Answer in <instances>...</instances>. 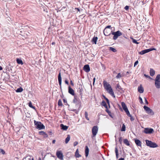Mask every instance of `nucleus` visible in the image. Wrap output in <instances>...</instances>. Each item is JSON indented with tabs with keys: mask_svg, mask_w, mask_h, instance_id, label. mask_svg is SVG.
Segmentation results:
<instances>
[{
	"mask_svg": "<svg viewBox=\"0 0 160 160\" xmlns=\"http://www.w3.org/2000/svg\"><path fill=\"white\" fill-rule=\"evenodd\" d=\"M103 83V86L105 89L108 92L112 97L114 98H115V95L110 84L105 81H104Z\"/></svg>",
	"mask_w": 160,
	"mask_h": 160,
	"instance_id": "f257e3e1",
	"label": "nucleus"
},
{
	"mask_svg": "<svg viewBox=\"0 0 160 160\" xmlns=\"http://www.w3.org/2000/svg\"><path fill=\"white\" fill-rule=\"evenodd\" d=\"M155 86L157 89L160 88V74L157 75L155 79Z\"/></svg>",
	"mask_w": 160,
	"mask_h": 160,
	"instance_id": "f03ea898",
	"label": "nucleus"
},
{
	"mask_svg": "<svg viewBox=\"0 0 160 160\" xmlns=\"http://www.w3.org/2000/svg\"><path fill=\"white\" fill-rule=\"evenodd\" d=\"M145 141L146 145L150 148H155L158 147V145L155 142L147 140H146Z\"/></svg>",
	"mask_w": 160,
	"mask_h": 160,
	"instance_id": "7ed1b4c3",
	"label": "nucleus"
},
{
	"mask_svg": "<svg viewBox=\"0 0 160 160\" xmlns=\"http://www.w3.org/2000/svg\"><path fill=\"white\" fill-rule=\"evenodd\" d=\"M112 34L114 35L113 39L114 40L117 39L118 37L122 35V32L119 31H118L116 32H112Z\"/></svg>",
	"mask_w": 160,
	"mask_h": 160,
	"instance_id": "20e7f679",
	"label": "nucleus"
},
{
	"mask_svg": "<svg viewBox=\"0 0 160 160\" xmlns=\"http://www.w3.org/2000/svg\"><path fill=\"white\" fill-rule=\"evenodd\" d=\"M121 105L123 109L127 115L128 116L131 117V115L130 114V112L128 110L127 107L126 106L125 103L123 102H122L121 103Z\"/></svg>",
	"mask_w": 160,
	"mask_h": 160,
	"instance_id": "39448f33",
	"label": "nucleus"
},
{
	"mask_svg": "<svg viewBox=\"0 0 160 160\" xmlns=\"http://www.w3.org/2000/svg\"><path fill=\"white\" fill-rule=\"evenodd\" d=\"M34 122L37 128H38L39 129H42L44 128V126L40 122H37L36 121H34Z\"/></svg>",
	"mask_w": 160,
	"mask_h": 160,
	"instance_id": "423d86ee",
	"label": "nucleus"
},
{
	"mask_svg": "<svg viewBox=\"0 0 160 160\" xmlns=\"http://www.w3.org/2000/svg\"><path fill=\"white\" fill-rule=\"evenodd\" d=\"M143 108L144 110L146 111L147 113L151 115H153L154 114V113L153 111L150 108H149L146 106H144L143 107Z\"/></svg>",
	"mask_w": 160,
	"mask_h": 160,
	"instance_id": "0eeeda50",
	"label": "nucleus"
},
{
	"mask_svg": "<svg viewBox=\"0 0 160 160\" xmlns=\"http://www.w3.org/2000/svg\"><path fill=\"white\" fill-rule=\"evenodd\" d=\"M98 131V128L97 126H94L92 128V138L95 137L97 135Z\"/></svg>",
	"mask_w": 160,
	"mask_h": 160,
	"instance_id": "6e6552de",
	"label": "nucleus"
},
{
	"mask_svg": "<svg viewBox=\"0 0 160 160\" xmlns=\"http://www.w3.org/2000/svg\"><path fill=\"white\" fill-rule=\"evenodd\" d=\"M156 49L154 48H151L148 49H147L142 51H141L139 52V53L141 55H143L146 53H148L150 51L152 50H156Z\"/></svg>",
	"mask_w": 160,
	"mask_h": 160,
	"instance_id": "1a4fd4ad",
	"label": "nucleus"
},
{
	"mask_svg": "<svg viewBox=\"0 0 160 160\" xmlns=\"http://www.w3.org/2000/svg\"><path fill=\"white\" fill-rule=\"evenodd\" d=\"M112 32V31L111 28H105L103 31L104 34L106 36H109Z\"/></svg>",
	"mask_w": 160,
	"mask_h": 160,
	"instance_id": "9d476101",
	"label": "nucleus"
},
{
	"mask_svg": "<svg viewBox=\"0 0 160 160\" xmlns=\"http://www.w3.org/2000/svg\"><path fill=\"white\" fill-rule=\"evenodd\" d=\"M153 130L152 128H146L144 129V132L146 134H151L153 132Z\"/></svg>",
	"mask_w": 160,
	"mask_h": 160,
	"instance_id": "9b49d317",
	"label": "nucleus"
},
{
	"mask_svg": "<svg viewBox=\"0 0 160 160\" xmlns=\"http://www.w3.org/2000/svg\"><path fill=\"white\" fill-rule=\"evenodd\" d=\"M56 155L57 157L61 160H63V155L61 151H58Z\"/></svg>",
	"mask_w": 160,
	"mask_h": 160,
	"instance_id": "f8f14e48",
	"label": "nucleus"
},
{
	"mask_svg": "<svg viewBox=\"0 0 160 160\" xmlns=\"http://www.w3.org/2000/svg\"><path fill=\"white\" fill-rule=\"evenodd\" d=\"M83 70L87 72H88L90 71V68L88 65H86L83 67Z\"/></svg>",
	"mask_w": 160,
	"mask_h": 160,
	"instance_id": "ddd939ff",
	"label": "nucleus"
},
{
	"mask_svg": "<svg viewBox=\"0 0 160 160\" xmlns=\"http://www.w3.org/2000/svg\"><path fill=\"white\" fill-rule=\"evenodd\" d=\"M58 80L60 86L61 88V84H62V78L61 76V72H59L58 76Z\"/></svg>",
	"mask_w": 160,
	"mask_h": 160,
	"instance_id": "4468645a",
	"label": "nucleus"
},
{
	"mask_svg": "<svg viewBox=\"0 0 160 160\" xmlns=\"http://www.w3.org/2000/svg\"><path fill=\"white\" fill-rule=\"evenodd\" d=\"M138 92L140 93H142L143 92L144 89L141 85L138 88Z\"/></svg>",
	"mask_w": 160,
	"mask_h": 160,
	"instance_id": "2eb2a0df",
	"label": "nucleus"
},
{
	"mask_svg": "<svg viewBox=\"0 0 160 160\" xmlns=\"http://www.w3.org/2000/svg\"><path fill=\"white\" fill-rule=\"evenodd\" d=\"M68 92L72 95H74V90L70 87H68Z\"/></svg>",
	"mask_w": 160,
	"mask_h": 160,
	"instance_id": "dca6fc26",
	"label": "nucleus"
},
{
	"mask_svg": "<svg viewBox=\"0 0 160 160\" xmlns=\"http://www.w3.org/2000/svg\"><path fill=\"white\" fill-rule=\"evenodd\" d=\"M85 148V156L87 157L88 155L89 149L87 146H86Z\"/></svg>",
	"mask_w": 160,
	"mask_h": 160,
	"instance_id": "f3484780",
	"label": "nucleus"
},
{
	"mask_svg": "<svg viewBox=\"0 0 160 160\" xmlns=\"http://www.w3.org/2000/svg\"><path fill=\"white\" fill-rule=\"evenodd\" d=\"M155 74V71L152 69H150V74L152 76H153Z\"/></svg>",
	"mask_w": 160,
	"mask_h": 160,
	"instance_id": "a211bd4d",
	"label": "nucleus"
},
{
	"mask_svg": "<svg viewBox=\"0 0 160 160\" xmlns=\"http://www.w3.org/2000/svg\"><path fill=\"white\" fill-rule=\"evenodd\" d=\"M60 126H61L62 129L64 130H67L68 128V126L64 125L63 124H61L60 125Z\"/></svg>",
	"mask_w": 160,
	"mask_h": 160,
	"instance_id": "6ab92c4d",
	"label": "nucleus"
},
{
	"mask_svg": "<svg viewBox=\"0 0 160 160\" xmlns=\"http://www.w3.org/2000/svg\"><path fill=\"white\" fill-rule=\"evenodd\" d=\"M135 142L136 144L138 146H141V142L138 140H135Z\"/></svg>",
	"mask_w": 160,
	"mask_h": 160,
	"instance_id": "aec40b11",
	"label": "nucleus"
},
{
	"mask_svg": "<svg viewBox=\"0 0 160 160\" xmlns=\"http://www.w3.org/2000/svg\"><path fill=\"white\" fill-rule=\"evenodd\" d=\"M18 64H21L22 65L23 64V63L21 59H19V58H17L16 60Z\"/></svg>",
	"mask_w": 160,
	"mask_h": 160,
	"instance_id": "412c9836",
	"label": "nucleus"
},
{
	"mask_svg": "<svg viewBox=\"0 0 160 160\" xmlns=\"http://www.w3.org/2000/svg\"><path fill=\"white\" fill-rule=\"evenodd\" d=\"M116 89L118 91L120 92L123 91L122 88H121L120 86L118 84L117 85Z\"/></svg>",
	"mask_w": 160,
	"mask_h": 160,
	"instance_id": "4be33fe9",
	"label": "nucleus"
},
{
	"mask_svg": "<svg viewBox=\"0 0 160 160\" xmlns=\"http://www.w3.org/2000/svg\"><path fill=\"white\" fill-rule=\"evenodd\" d=\"M98 40V38L97 37H94L92 39V42L96 44Z\"/></svg>",
	"mask_w": 160,
	"mask_h": 160,
	"instance_id": "5701e85b",
	"label": "nucleus"
},
{
	"mask_svg": "<svg viewBox=\"0 0 160 160\" xmlns=\"http://www.w3.org/2000/svg\"><path fill=\"white\" fill-rule=\"evenodd\" d=\"M70 135H68L67 137L66 138V139H65V143H67L70 140Z\"/></svg>",
	"mask_w": 160,
	"mask_h": 160,
	"instance_id": "b1692460",
	"label": "nucleus"
},
{
	"mask_svg": "<svg viewBox=\"0 0 160 160\" xmlns=\"http://www.w3.org/2000/svg\"><path fill=\"white\" fill-rule=\"evenodd\" d=\"M23 88L20 87V88H18L17 90H16V92H22L23 91Z\"/></svg>",
	"mask_w": 160,
	"mask_h": 160,
	"instance_id": "393cba45",
	"label": "nucleus"
},
{
	"mask_svg": "<svg viewBox=\"0 0 160 160\" xmlns=\"http://www.w3.org/2000/svg\"><path fill=\"white\" fill-rule=\"evenodd\" d=\"M75 156L77 158L81 157V155L79 154L78 149H77L75 152Z\"/></svg>",
	"mask_w": 160,
	"mask_h": 160,
	"instance_id": "a878e982",
	"label": "nucleus"
},
{
	"mask_svg": "<svg viewBox=\"0 0 160 160\" xmlns=\"http://www.w3.org/2000/svg\"><path fill=\"white\" fill-rule=\"evenodd\" d=\"M124 142L127 146H129L130 145L129 142L127 139L124 140Z\"/></svg>",
	"mask_w": 160,
	"mask_h": 160,
	"instance_id": "bb28decb",
	"label": "nucleus"
},
{
	"mask_svg": "<svg viewBox=\"0 0 160 160\" xmlns=\"http://www.w3.org/2000/svg\"><path fill=\"white\" fill-rule=\"evenodd\" d=\"M109 50L112 51L113 52H115L117 51L114 48L111 47H109Z\"/></svg>",
	"mask_w": 160,
	"mask_h": 160,
	"instance_id": "cd10ccee",
	"label": "nucleus"
},
{
	"mask_svg": "<svg viewBox=\"0 0 160 160\" xmlns=\"http://www.w3.org/2000/svg\"><path fill=\"white\" fill-rule=\"evenodd\" d=\"M102 105L103 106L106 108H107V106L104 101H102Z\"/></svg>",
	"mask_w": 160,
	"mask_h": 160,
	"instance_id": "c85d7f7f",
	"label": "nucleus"
},
{
	"mask_svg": "<svg viewBox=\"0 0 160 160\" xmlns=\"http://www.w3.org/2000/svg\"><path fill=\"white\" fill-rule=\"evenodd\" d=\"M58 105L59 106H62V100L61 99L59 100L58 102Z\"/></svg>",
	"mask_w": 160,
	"mask_h": 160,
	"instance_id": "c756f323",
	"label": "nucleus"
},
{
	"mask_svg": "<svg viewBox=\"0 0 160 160\" xmlns=\"http://www.w3.org/2000/svg\"><path fill=\"white\" fill-rule=\"evenodd\" d=\"M130 38L132 40V41L133 43L136 44H138L139 43L135 39H133L132 38Z\"/></svg>",
	"mask_w": 160,
	"mask_h": 160,
	"instance_id": "7c9ffc66",
	"label": "nucleus"
},
{
	"mask_svg": "<svg viewBox=\"0 0 160 160\" xmlns=\"http://www.w3.org/2000/svg\"><path fill=\"white\" fill-rule=\"evenodd\" d=\"M28 105L31 108H33L34 109H35V107L32 106V102H29V104H28Z\"/></svg>",
	"mask_w": 160,
	"mask_h": 160,
	"instance_id": "2f4dec72",
	"label": "nucleus"
},
{
	"mask_svg": "<svg viewBox=\"0 0 160 160\" xmlns=\"http://www.w3.org/2000/svg\"><path fill=\"white\" fill-rule=\"evenodd\" d=\"M85 117L88 120H89V118L88 117V112H85Z\"/></svg>",
	"mask_w": 160,
	"mask_h": 160,
	"instance_id": "473e14b6",
	"label": "nucleus"
},
{
	"mask_svg": "<svg viewBox=\"0 0 160 160\" xmlns=\"http://www.w3.org/2000/svg\"><path fill=\"white\" fill-rule=\"evenodd\" d=\"M125 126L124 124H123L122 128L121 129V131H124L125 130Z\"/></svg>",
	"mask_w": 160,
	"mask_h": 160,
	"instance_id": "72a5a7b5",
	"label": "nucleus"
},
{
	"mask_svg": "<svg viewBox=\"0 0 160 160\" xmlns=\"http://www.w3.org/2000/svg\"><path fill=\"white\" fill-rule=\"evenodd\" d=\"M39 133L40 135H45L46 136V137H48L47 135L43 131H40L39 132Z\"/></svg>",
	"mask_w": 160,
	"mask_h": 160,
	"instance_id": "f704fd0d",
	"label": "nucleus"
},
{
	"mask_svg": "<svg viewBox=\"0 0 160 160\" xmlns=\"http://www.w3.org/2000/svg\"><path fill=\"white\" fill-rule=\"evenodd\" d=\"M115 153H116V156L117 157L118 155V148L117 147H116L115 148Z\"/></svg>",
	"mask_w": 160,
	"mask_h": 160,
	"instance_id": "c9c22d12",
	"label": "nucleus"
},
{
	"mask_svg": "<svg viewBox=\"0 0 160 160\" xmlns=\"http://www.w3.org/2000/svg\"><path fill=\"white\" fill-rule=\"evenodd\" d=\"M121 77V75L120 73H119L116 76V78H120Z\"/></svg>",
	"mask_w": 160,
	"mask_h": 160,
	"instance_id": "e433bc0d",
	"label": "nucleus"
},
{
	"mask_svg": "<svg viewBox=\"0 0 160 160\" xmlns=\"http://www.w3.org/2000/svg\"><path fill=\"white\" fill-rule=\"evenodd\" d=\"M0 153H1L2 154H5V152L3 150H2V149H0Z\"/></svg>",
	"mask_w": 160,
	"mask_h": 160,
	"instance_id": "4c0bfd02",
	"label": "nucleus"
},
{
	"mask_svg": "<svg viewBox=\"0 0 160 160\" xmlns=\"http://www.w3.org/2000/svg\"><path fill=\"white\" fill-rule=\"evenodd\" d=\"M144 76L147 78H148L151 79H152V78L148 75H147L146 74H144Z\"/></svg>",
	"mask_w": 160,
	"mask_h": 160,
	"instance_id": "58836bf2",
	"label": "nucleus"
},
{
	"mask_svg": "<svg viewBox=\"0 0 160 160\" xmlns=\"http://www.w3.org/2000/svg\"><path fill=\"white\" fill-rule=\"evenodd\" d=\"M139 99L140 100V103L141 104L143 103V102L142 101V98L141 97H139Z\"/></svg>",
	"mask_w": 160,
	"mask_h": 160,
	"instance_id": "ea45409f",
	"label": "nucleus"
},
{
	"mask_svg": "<svg viewBox=\"0 0 160 160\" xmlns=\"http://www.w3.org/2000/svg\"><path fill=\"white\" fill-rule=\"evenodd\" d=\"M144 99L145 100V102L147 105L148 104V103L147 100L146 99V98L144 97Z\"/></svg>",
	"mask_w": 160,
	"mask_h": 160,
	"instance_id": "a19ab883",
	"label": "nucleus"
},
{
	"mask_svg": "<svg viewBox=\"0 0 160 160\" xmlns=\"http://www.w3.org/2000/svg\"><path fill=\"white\" fill-rule=\"evenodd\" d=\"M104 98L106 100L107 102L108 103V105H109V101L108 99L105 97H104Z\"/></svg>",
	"mask_w": 160,
	"mask_h": 160,
	"instance_id": "79ce46f5",
	"label": "nucleus"
},
{
	"mask_svg": "<svg viewBox=\"0 0 160 160\" xmlns=\"http://www.w3.org/2000/svg\"><path fill=\"white\" fill-rule=\"evenodd\" d=\"M78 144V142H74L73 145L74 146H76Z\"/></svg>",
	"mask_w": 160,
	"mask_h": 160,
	"instance_id": "37998d69",
	"label": "nucleus"
},
{
	"mask_svg": "<svg viewBox=\"0 0 160 160\" xmlns=\"http://www.w3.org/2000/svg\"><path fill=\"white\" fill-rule=\"evenodd\" d=\"M129 8V7L128 6H126L125 7V9L126 10H127Z\"/></svg>",
	"mask_w": 160,
	"mask_h": 160,
	"instance_id": "c03bdc74",
	"label": "nucleus"
},
{
	"mask_svg": "<svg viewBox=\"0 0 160 160\" xmlns=\"http://www.w3.org/2000/svg\"><path fill=\"white\" fill-rule=\"evenodd\" d=\"M106 111L109 114L111 113V112L107 109L106 108Z\"/></svg>",
	"mask_w": 160,
	"mask_h": 160,
	"instance_id": "a18cd8bd",
	"label": "nucleus"
},
{
	"mask_svg": "<svg viewBox=\"0 0 160 160\" xmlns=\"http://www.w3.org/2000/svg\"><path fill=\"white\" fill-rule=\"evenodd\" d=\"M138 63V61H136L134 63V66L137 65Z\"/></svg>",
	"mask_w": 160,
	"mask_h": 160,
	"instance_id": "49530a36",
	"label": "nucleus"
},
{
	"mask_svg": "<svg viewBox=\"0 0 160 160\" xmlns=\"http://www.w3.org/2000/svg\"><path fill=\"white\" fill-rule=\"evenodd\" d=\"M95 80H96V78H94L93 79V85H94V84L95 82Z\"/></svg>",
	"mask_w": 160,
	"mask_h": 160,
	"instance_id": "de8ad7c7",
	"label": "nucleus"
},
{
	"mask_svg": "<svg viewBox=\"0 0 160 160\" xmlns=\"http://www.w3.org/2000/svg\"><path fill=\"white\" fill-rule=\"evenodd\" d=\"M111 27V26H108L107 27H106L105 28H110Z\"/></svg>",
	"mask_w": 160,
	"mask_h": 160,
	"instance_id": "09e8293b",
	"label": "nucleus"
},
{
	"mask_svg": "<svg viewBox=\"0 0 160 160\" xmlns=\"http://www.w3.org/2000/svg\"><path fill=\"white\" fill-rule=\"evenodd\" d=\"M65 83L67 84H68V81H67V80H66L65 81Z\"/></svg>",
	"mask_w": 160,
	"mask_h": 160,
	"instance_id": "8fccbe9b",
	"label": "nucleus"
},
{
	"mask_svg": "<svg viewBox=\"0 0 160 160\" xmlns=\"http://www.w3.org/2000/svg\"><path fill=\"white\" fill-rule=\"evenodd\" d=\"M70 83H71V84L72 85V86H73L74 84H73V83L72 82V81H70Z\"/></svg>",
	"mask_w": 160,
	"mask_h": 160,
	"instance_id": "3c124183",
	"label": "nucleus"
},
{
	"mask_svg": "<svg viewBox=\"0 0 160 160\" xmlns=\"http://www.w3.org/2000/svg\"><path fill=\"white\" fill-rule=\"evenodd\" d=\"M63 102H64V103H65V102H66V100H65V99H63Z\"/></svg>",
	"mask_w": 160,
	"mask_h": 160,
	"instance_id": "603ef678",
	"label": "nucleus"
},
{
	"mask_svg": "<svg viewBox=\"0 0 160 160\" xmlns=\"http://www.w3.org/2000/svg\"><path fill=\"white\" fill-rule=\"evenodd\" d=\"M131 117V121H132L134 120V119L133 118H132V116H131V117Z\"/></svg>",
	"mask_w": 160,
	"mask_h": 160,
	"instance_id": "864d4df0",
	"label": "nucleus"
},
{
	"mask_svg": "<svg viewBox=\"0 0 160 160\" xmlns=\"http://www.w3.org/2000/svg\"><path fill=\"white\" fill-rule=\"evenodd\" d=\"M55 141H55V140H53V141H52V143H54L55 142Z\"/></svg>",
	"mask_w": 160,
	"mask_h": 160,
	"instance_id": "5fc2aeb1",
	"label": "nucleus"
},
{
	"mask_svg": "<svg viewBox=\"0 0 160 160\" xmlns=\"http://www.w3.org/2000/svg\"><path fill=\"white\" fill-rule=\"evenodd\" d=\"M2 68L1 66H0V71L2 70Z\"/></svg>",
	"mask_w": 160,
	"mask_h": 160,
	"instance_id": "6e6d98bb",
	"label": "nucleus"
},
{
	"mask_svg": "<svg viewBox=\"0 0 160 160\" xmlns=\"http://www.w3.org/2000/svg\"><path fill=\"white\" fill-rule=\"evenodd\" d=\"M73 102H75V98L73 100Z\"/></svg>",
	"mask_w": 160,
	"mask_h": 160,
	"instance_id": "4d7b16f0",
	"label": "nucleus"
},
{
	"mask_svg": "<svg viewBox=\"0 0 160 160\" xmlns=\"http://www.w3.org/2000/svg\"><path fill=\"white\" fill-rule=\"evenodd\" d=\"M55 43L54 42H52V45H54V44Z\"/></svg>",
	"mask_w": 160,
	"mask_h": 160,
	"instance_id": "13d9d810",
	"label": "nucleus"
},
{
	"mask_svg": "<svg viewBox=\"0 0 160 160\" xmlns=\"http://www.w3.org/2000/svg\"><path fill=\"white\" fill-rule=\"evenodd\" d=\"M78 9V11H79V9Z\"/></svg>",
	"mask_w": 160,
	"mask_h": 160,
	"instance_id": "bf43d9fd",
	"label": "nucleus"
},
{
	"mask_svg": "<svg viewBox=\"0 0 160 160\" xmlns=\"http://www.w3.org/2000/svg\"><path fill=\"white\" fill-rule=\"evenodd\" d=\"M32 160H34L33 158L32 159Z\"/></svg>",
	"mask_w": 160,
	"mask_h": 160,
	"instance_id": "052dcab7",
	"label": "nucleus"
},
{
	"mask_svg": "<svg viewBox=\"0 0 160 160\" xmlns=\"http://www.w3.org/2000/svg\"><path fill=\"white\" fill-rule=\"evenodd\" d=\"M41 160L40 158V160Z\"/></svg>",
	"mask_w": 160,
	"mask_h": 160,
	"instance_id": "680f3d73",
	"label": "nucleus"
}]
</instances>
